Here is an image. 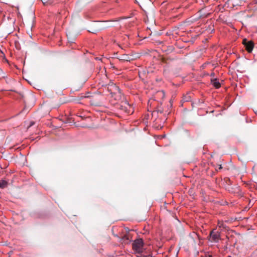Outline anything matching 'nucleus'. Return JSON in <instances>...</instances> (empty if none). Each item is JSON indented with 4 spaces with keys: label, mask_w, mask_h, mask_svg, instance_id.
Returning a JSON list of instances; mask_svg holds the SVG:
<instances>
[{
    "label": "nucleus",
    "mask_w": 257,
    "mask_h": 257,
    "mask_svg": "<svg viewBox=\"0 0 257 257\" xmlns=\"http://www.w3.org/2000/svg\"><path fill=\"white\" fill-rule=\"evenodd\" d=\"M210 237L211 241L217 242L220 239V233L219 231H216L215 229L212 230L210 233Z\"/></svg>",
    "instance_id": "nucleus-4"
},
{
    "label": "nucleus",
    "mask_w": 257,
    "mask_h": 257,
    "mask_svg": "<svg viewBox=\"0 0 257 257\" xmlns=\"http://www.w3.org/2000/svg\"><path fill=\"white\" fill-rule=\"evenodd\" d=\"M222 168V166L221 165H219V169H221Z\"/></svg>",
    "instance_id": "nucleus-13"
},
{
    "label": "nucleus",
    "mask_w": 257,
    "mask_h": 257,
    "mask_svg": "<svg viewBox=\"0 0 257 257\" xmlns=\"http://www.w3.org/2000/svg\"><path fill=\"white\" fill-rule=\"evenodd\" d=\"M8 185V182L5 180H0V188H6Z\"/></svg>",
    "instance_id": "nucleus-7"
},
{
    "label": "nucleus",
    "mask_w": 257,
    "mask_h": 257,
    "mask_svg": "<svg viewBox=\"0 0 257 257\" xmlns=\"http://www.w3.org/2000/svg\"><path fill=\"white\" fill-rule=\"evenodd\" d=\"M119 109L127 114H132L134 111V107L127 101H122L119 105Z\"/></svg>",
    "instance_id": "nucleus-1"
},
{
    "label": "nucleus",
    "mask_w": 257,
    "mask_h": 257,
    "mask_svg": "<svg viewBox=\"0 0 257 257\" xmlns=\"http://www.w3.org/2000/svg\"><path fill=\"white\" fill-rule=\"evenodd\" d=\"M144 242L142 239H136L133 243V248L138 253L143 252Z\"/></svg>",
    "instance_id": "nucleus-2"
},
{
    "label": "nucleus",
    "mask_w": 257,
    "mask_h": 257,
    "mask_svg": "<svg viewBox=\"0 0 257 257\" xmlns=\"http://www.w3.org/2000/svg\"><path fill=\"white\" fill-rule=\"evenodd\" d=\"M206 257H211V255H208V256H206Z\"/></svg>",
    "instance_id": "nucleus-14"
},
{
    "label": "nucleus",
    "mask_w": 257,
    "mask_h": 257,
    "mask_svg": "<svg viewBox=\"0 0 257 257\" xmlns=\"http://www.w3.org/2000/svg\"><path fill=\"white\" fill-rule=\"evenodd\" d=\"M122 243L127 244L130 241V236L129 234H125L121 238Z\"/></svg>",
    "instance_id": "nucleus-6"
},
{
    "label": "nucleus",
    "mask_w": 257,
    "mask_h": 257,
    "mask_svg": "<svg viewBox=\"0 0 257 257\" xmlns=\"http://www.w3.org/2000/svg\"><path fill=\"white\" fill-rule=\"evenodd\" d=\"M34 123H35V122H34V121H31V122H30V125L28 126V128H29V127H31L32 126H33V125Z\"/></svg>",
    "instance_id": "nucleus-10"
},
{
    "label": "nucleus",
    "mask_w": 257,
    "mask_h": 257,
    "mask_svg": "<svg viewBox=\"0 0 257 257\" xmlns=\"http://www.w3.org/2000/svg\"><path fill=\"white\" fill-rule=\"evenodd\" d=\"M210 76L211 77H214L215 76V73L214 72H212L211 74H210Z\"/></svg>",
    "instance_id": "nucleus-12"
},
{
    "label": "nucleus",
    "mask_w": 257,
    "mask_h": 257,
    "mask_svg": "<svg viewBox=\"0 0 257 257\" xmlns=\"http://www.w3.org/2000/svg\"><path fill=\"white\" fill-rule=\"evenodd\" d=\"M211 83L216 89H218L221 87V84L217 78L211 79Z\"/></svg>",
    "instance_id": "nucleus-5"
},
{
    "label": "nucleus",
    "mask_w": 257,
    "mask_h": 257,
    "mask_svg": "<svg viewBox=\"0 0 257 257\" xmlns=\"http://www.w3.org/2000/svg\"><path fill=\"white\" fill-rule=\"evenodd\" d=\"M156 111H157L158 112H159L160 113H163V111H162L161 109H157V110H156V111H153V112H152L151 113V114H152V115H153V114H154V113H155V112H156Z\"/></svg>",
    "instance_id": "nucleus-9"
},
{
    "label": "nucleus",
    "mask_w": 257,
    "mask_h": 257,
    "mask_svg": "<svg viewBox=\"0 0 257 257\" xmlns=\"http://www.w3.org/2000/svg\"><path fill=\"white\" fill-rule=\"evenodd\" d=\"M141 257H151V256L150 255H142L141 256Z\"/></svg>",
    "instance_id": "nucleus-11"
},
{
    "label": "nucleus",
    "mask_w": 257,
    "mask_h": 257,
    "mask_svg": "<svg viewBox=\"0 0 257 257\" xmlns=\"http://www.w3.org/2000/svg\"><path fill=\"white\" fill-rule=\"evenodd\" d=\"M157 93L159 95L162 96L163 97H164L165 95L164 92L163 91H158Z\"/></svg>",
    "instance_id": "nucleus-8"
},
{
    "label": "nucleus",
    "mask_w": 257,
    "mask_h": 257,
    "mask_svg": "<svg viewBox=\"0 0 257 257\" xmlns=\"http://www.w3.org/2000/svg\"><path fill=\"white\" fill-rule=\"evenodd\" d=\"M242 44L245 48V50L248 52L251 53L254 48V43L252 41H247L246 39H243Z\"/></svg>",
    "instance_id": "nucleus-3"
}]
</instances>
